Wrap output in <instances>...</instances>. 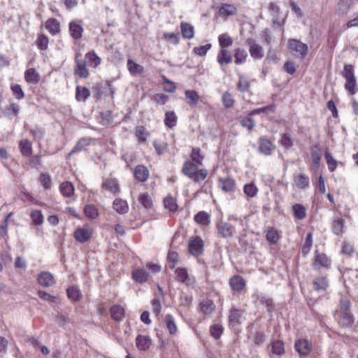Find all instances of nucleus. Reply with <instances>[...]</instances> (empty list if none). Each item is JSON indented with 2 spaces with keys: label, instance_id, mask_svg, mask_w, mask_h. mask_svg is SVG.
<instances>
[{
  "label": "nucleus",
  "instance_id": "nucleus-37",
  "mask_svg": "<svg viewBox=\"0 0 358 358\" xmlns=\"http://www.w3.org/2000/svg\"><path fill=\"white\" fill-rule=\"evenodd\" d=\"M313 285L317 291H325L329 286V282L325 277H318L314 280Z\"/></svg>",
  "mask_w": 358,
  "mask_h": 358
},
{
  "label": "nucleus",
  "instance_id": "nucleus-47",
  "mask_svg": "<svg viewBox=\"0 0 358 358\" xmlns=\"http://www.w3.org/2000/svg\"><path fill=\"white\" fill-rule=\"evenodd\" d=\"M191 160L190 162H194L199 166L202 165V161L203 159V157L201 155V150L199 148H192V153L190 155Z\"/></svg>",
  "mask_w": 358,
  "mask_h": 358
},
{
  "label": "nucleus",
  "instance_id": "nucleus-13",
  "mask_svg": "<svg viewBox=\"0 0 358 358\" xmlns=\"http://www.w3.org/2000/svg\"><path fill=\"white\" fill-rule=\"evenodd\" d=\"M273 150L272 143L266 137L263 136L259 139V151L265 155H271Z\"/></svg>",
  "mask_w": 358,
  "mask_h": 358
},
{
  "label": "nucleus",
  "instance_id": "nucleus-25",
  "mask_svg": "<svg viewBox=\"0 0 358 358\" xmlns=\"http://www.w3.org/2000/svg\"><path fill=\"white\" fill-rule=\"evenodd\" d=\"M19 148L22 155L24 157H29L32 154V144L27 139H22L20 141Z\"/></svg>",
  "mask_w": 358,
  "mask_h": 358
},
{
  "label": "nucleus",
  "instance_id": "nucleus-30",
  "mask_svg": "<svg viewBox=\"0 0 358 358\" xmlns=\"http://www.w3.org/2000/svg\"><path fill=\"white\" fill-rule=\"evenodd\" d=\"M69 31L73 38L79 39L82 37L83 28L81 24L72 22L69 24Z\"/></svg>",
  "mask_w": 358,
  "mask_h": 358
},
{
  "label": "nucleus",
  "instance_id": "nucleus-59",
  "mask_svg": "<svg viewBox=\"0 0 358 358\" xmlns=\"http://www.w3.org/2000/svg\"><path fill=\"white\" fill-rule=\"evenodd\" d=\"M342 317V325L343 327H350L352 326L354 319L353 316L348 312H341V315Z\"/></svg>",
  "mask_w": 358,
  "mask_h": 358
},
{
  "label": "nucleus",
  "instance_id": "nucleus-63",
  "mask_svg": "<svg viewBox=\"0 0 358 358\" xmlns=\"http://www.w3.org/2000/svg\"><path fill=\"white\" fill-rule=\"evenodd\" d=\"M222 100L223 105L226 108L231 107L234 103V99L233 98V96L227 92H224L222 94Z\"/></svg>",
  "mask_w": 358,
  "mask_h": 358
},
{
  "label": "nucleus",
  "instance_id": "nucleus-2",
  "mask_svg": "<svg viewBox=\"0 0 358 358\" xmlns=\"http://www.w3.org/2000/svg\"><path fill=\"white\" fill-rule=\"evenodd\" d=\"M341 75L346 80L345 89L350 93V94H355L358 92V87L355 76L354 66L351 64H345Z\"/></svg>",
  "mask_w": 358,
  "mask_h": 358
},
{
  "label": "nucleus",
  "instance_id": "nucleus-22",
  "mask_svg": "<svg viewBox=\"0 0 358 358\" xmlns=\"http://www.w3.org/2000/svg\"><path fill=\"white\" fill-rule=\"evenodd\" d=\"M40 78L39 73L33 68L27 69L24 73V79L29 83L37 84Z\"/></svg>",
  "mask_w": 358,
  "mask_h": 358
},
{
  "label": "nucleus",
  "instance_id": "nucleus-15",
  "mask_svg": "<svg viewBox=\"0 0 358 358\" xmlns=\"http://www.w3.org/2000/svg\"><path fill=\"white\" fill-rule=\"evenodd\" d=\"M231 288L236 292H241L245 287V281L241 275H234L229 280Z\"/></svg>",
  "mask_w": 358,
  "mask_h": 358
},
{
  "label": "nucleus",
  "instance_id": "nucleus-53",
  "mask_svg": "<svg viewBox=\"0 0 358 358\" xmlns=\"http://www.w3.org/2000/svg\"><path fill=\"white\" fill-rule=\"evenodd\" d=\"M200 308L201 311L206 314H210L215 309L213 303L210 300L203 301L200 303Z\"/></svg>",
  "mask_w": 358,
  "mask_h": 358
},
{
  "label": "nucleus",
  "instance_id": "nucleus-5",
  "mask_svg": "<svg viewBox=\"0 0 358 358\" xmlns=\"http://www.w3.org/2000/svg\"><path fill=\"white\" fill-rule=\"evenodd\" d=\"M216 228L218 234L224 238L231 237L235 231V228L233 225L222 221L217 223Z\"/></svg>",
  "mask_w": 358,
  "mask_h": 358
},
{
  "label": "nucleus",
  "instance_id": "nucleus-35",
  "mask_svg": "<svg viewBox=\"0 0 358 358\" xmlns=\"http://www.w3.org/2000/svg\"><path fill=\"white\" fill-rule=\"evenodd\" d=\"M194 221L203 226H207L210 224V215L205 211H200L194 215Z\"/></svg>",
  "mask_w": 358,
  "mask_h": 358
},
{
  "label": "nucleus",
  "instance_id": "nucleus-28",
  "mask_svg": "<svg viewBox=\"0 0 358 358\" xmlns=\"http://www.w3.org/2000/svg\"><path fill=\"white\" fill-rule=\"evenodd\" d=\"M242 315V311L238 308H232L229 314L228 318L230 324L237 325L241 323V317Z\"/></svg>",
  "mask_w": 358,
  "mask_h": 358
},
{
  "label": "nucleus",
  "instance_id": "nucleus-44",
  "mask_svg": "<svg viewBox=\"0 0 358 358\" xmlns=\"http://www.w3.org/2000/svg\"><path fill=\"white\" fill-rule=\"evenodd\" d=\"M90 95V90L84 87L78 86L76 88V99L79 101H85Z\"/></svg>",
  "mask_w": 358,
  "mask_h": 358
},
{
  "label": "nucleus",
  "instance_id": "nucleus-46",
  "mask_svg": "<svg viewBox=\"0 0 358 358\" xmlns=\"http://www.w3.org/2000/svg\"><path fill=\"white\" fill-rule=\"evenodd\" d=\"M177 117L173 111L166 112L165 114L164 123L169 127L173 128L176 125Z\"/></svg>",
  "mask_w": 358,
  "mask_h": 358
},
{
  "label": "nucleus",
  "instance_id": "nucleus-34",
  "mask_svg": "<svg viewBox=\"0 0 358 358\" xmlns=\"http://www.w3.org/2000/svg\"><path fill=\"white\" fill-rule=\"evenodd\" d=\"M59 190L65 197H70L74 194V187L71 182H64L59 185Z\"/></svg>",
  "mask_w": 358,
  "mask_h": 358
},
{
  "label": "nucleus",
  "instance_id": "nucleus-55",
  "mask_svg": "<svg viewBox=\"0 0 358 358\" xmlns=\"http://www.w3.org/2000/svg\"><path fill=\"white\" fill-rule=\"evenodd\" d=\"M30 217L35 225H41L43 222V216L39 210H32L30 213Z\"/></svg>",
  "mask_w": 358,
  "mask_h": 358
},
{
  "label": "nucleus",
  "instance_id": "nucleus-45",
  "mask_svg": "<svg viewBox=\"0 0 358 358\" xmlns=\"http://www.w3.org/2000/svg\"><path fill=\"white\" fill-rule=\"evenodd\" d=\"M84 213L91 220L95 219L99 215L96 207L93 204L86 205L84 208Z\"/></svg>",
  "mask_w": 358,
  "mask_h": 358
},
{
  "label": "nucleus",
  "instance_id": "nucleus-61",
  "mask_svg": "<svg viewBox=\"0 0 358 358\" xmlns=\"http://www.w3.org/2000/svg\"><path fill=\"white\" fill-rule=\"evenodd\" d=\"M324 157L327 161V164L328 165L329 170L331 172L334 171L337 167V162L336 159L329 152H325Z\"/></svg>",
  "mask_w": 358,
  "mask_h": 358
},
{
  "label": "nucleus",
  "instance_id": "nucleus-33",
  "mask_svg": "<svg viewBox=\"0 0 358 358\" xmlns=\"http://www.w3.org/2000/svg\"><path fill=\"white\" fill-rule=\"evenodd\" d=\"M68 297L74 301H80L83 296L82 293L79 288L73 285L67 289L66 290Z\"/></svg>",
  "mask_w": 358,
  "mask_h": 358
},
{
  "label": "nucleus",
  "instance_id": "nucleus-49",
  "mask_svg": "<svg viewBox=\"0 0 358 358\" xmlns=\"http://www.w3.org/2000/svg\"><path fill=\"white\" fill-rule=\"evenodd\" d=\"M252 341L255 346L262 345L265 341V334L263 331H256L252 335Z\"/></svg>",
  "mask_w": 358,
  "mask_h": 358
},
{
  "label": "nucleus",
  "instance_id": "nucleus-18",
  "mask_svg": "<svg viewBox=\"0 0 358 358\" xmlns=\"http://www.w3.org/2000/svg\"><path fill=\"white\" fill-rule=\"evenodd\" d=\"M217 62L221 65H227L232 62V55L227 49H221L217 54Z\"/></svg>",
  "mask_w": 358,
  "mask_h": 358
},
{
  "label": "nucleus",
  "instance_id": "nucleus-52",
  "mask_svg": "<svg viewBox=\"0 0 358 358\" xmlns=\"http://www.w3.org/2000/svg\"><path fill=\"white\" fill-rule=\"evenodd\" d=\"M164 208L171 212H174L178 209L176 201L171 196H167L164 199Z\"/></svg>",
  "mask_w": 358,
  "mask_h": 358
},
{
  "label": "nucleus",
  "instance_id": "nucleus-8",
  "mask_svg": "<svg viewBox=\"0 0 358 358\" xmlns=\"http://www.w3.org/2000/svg\"><path fill=\"white\" fill-rule=\"evenodd\" d=\"M81 56L80 53H77L76 56V67L75 69V73L80 78H87L89 76L88 70L86 68V62L84 59H80L79 57Z\"/></svg>",
  "mask_w": 358,
  "mask_h": 358
},
{
  "label": "nucleus",
  "instance_id": "nucleus-19",
  "mask_svg": "<svg viewBox=\"0 0 358 358\" xmlns=\"http://www.w3.org/2000/svg\"><path fill=\"white\" fill-rule=\"evenodd\" d=\"M294 347L296 350L300 355H308L311 350L310 344L306 339L299 340L298 341H296Z\"/></svg>",
  "mask_w": 358,
  "mask_h": 358
},
{
  "label": "nucleus",
  "instance_id": "nucleus-14",
  "mask_svg": "<svg viewBox=\"0 0 358 358\" xmlns=\"http://www.w3.org/2000/svg\"><path fill=\"white\" fill-rule=\"evenodd\" d=\"M176 278L177 280L181 282L186 285L189 286L194 283V280L192 278H191L185 268H178L176 270Z\"/></svg>",
  "mask_w": 358,
  "mask_h": 358
},
{
  "label": "nucleus",
  "instance_id": "nucleus-4",
  "mask_svg": "<svg viewBox=\"0 0 358 358\" xmlns=\"http://www.w3.org/2000/svg\"><path fill=\"white\" fill-rule=\"evenodd\" d=\"M101 191H108L113 195H117L120 192V188L117 179L106 178L101 184Z\"/></svg>",
  "mask_w": 358,
  "mask_h": 358
},
{
  "label": "nucleus",
  "instance_id": "nucleus-56",
  "mask_svg": "<svg viewBox=\"0 0 358 358\" xmlns=\"http://www.w3.org/2000/svg\"><path fill=\"white\" fill-rule=\"evenodd\" d=\"M352 0H340L338 3V11L345 15L348 13L351 8Z\"/></svg>",
  "mask_w": 358,
  "mask_h": 358
},
{
  "label": "nucleus",
  "instance_id": "nucleus-62",
  "mask_svg": "<svg viewBox=\"0 0 358 358\" xmlns=\"http://www.w3.org/2000/svg\"><path fill=\"white\" fill-rule=\"evenodd\" d=\"M48 38L44 34H39L37 39L38 48L41 50H45L48 46Z\"/></svg>",
  "mask_w": 358,
  "mask_h": 358
},
{
  "label": "nucleus",
  "instance_id": "nucleus-29",
  "mask_svg": "<svg viewBox=\"0 0 358 358\" xmlns=\"http://www.w3.org/2000/svg\"><path fill=\"white\" fill-rule=\"evenodd\" d=\"M236 11L237 9L233 4L224 3L219 8V14L221 16L233 15Z\"/></svg>",
  "mask_w": 358,
  "mask_h": 358
},
{
  "label": "nucleus",
  "instance_id": "nucleus-48",
  "mask_svg": "<svg viewBox=\"0 0 358 358\" xmlns=\"http://www.w3.org/2000/svg\"><path fill=\"white\" fill-rule=\"evenodd\" d=\"M218 40L222 49H226L233 44V39L227 34H222L220 35Z\"/></svg>",
  "mask_w": 358,
  "mask_h": 358
},
{
  "label": "nucleus",
  "instance_id": "nucleus-3",
  "mask_svg": "<svg viewBox=\"0 0 358 358\" xmlns=\"http://www.w3.org/2000/svg\"><path fill=\"white\" fill-rule=\"evenodd\" d=\"M287 47L296 57L303 58L308 54V45L299 40L289 39Z\"/></svg>",
  "mask_w": 358,
  "mask_h": 358
},
{
  "label": "nucleus",
  "instance_id": "nucleus-36",
  "mask_svg": "<svg viewBox=\"0 0 358 358\" xmlns=\"http://www.w3.org/2000/svg\"><path fill=\"white\" fill-rule=\"evenodd\" d=\"M238 89L241 92H248L250 89V83L249 80L243 75L238 76Z\"/></svg>",
  "mask_w": 358,
  "mask_h": 358
},
{
  "label": "nucleus",
  "instance_id": "nucleus-54",
  "mask_svg": "<svg viewBox=\"0 0 358 358\" xmlns=\"http://www.w3.org/2000/svg\"><path fill=\"white\" fill-rule=\"evenodd\" d=\"M138 201L140 203L147 209L152 207V201L150 196L148 193L141 194L139 196Z\"/></svg>",
  "mask_w": 358,
  "mask_h": 358
},
{
  "label": "nucleus",
  "instance_id": "nucleus-26",
  "mask_svg": "<svg viewBox=\"0 0 358 358\" xmlns=\"http://www.w3.org/2000/svg\"><path fill=\"white\" fill-rule=\"evenodd\" d=\"M181 34L185 38L192 39L194 36V27L187 22H182L180 24Z\"/></svg>",
  "mask_w": 358,
  "mask_h": 358
},
{
  "label": "nucleus",
  "instance_id": "nucleus-60",
  "mask_svg": "<svg viewBox=\"0 0 358 358\" xmlns=\"http://www.w3.org/2000/svg\"><path fill=\"white\" fill-rule=\"evenodd\" d=\"M222 333L223 328L220 324H213L210 327V334L215 339L220 338Z\"/></svg>",
  "mask_w": 358,
  "mask_h": 358
},
{
  "label": "nucleus",
  "instance_id": "nucleus-23",
  "mask_svg": "<svg viewBox=\"0 0 358 358\" xmlns=\"http://www.w3.org/2000/svg\"><path fill=\"white\" fill-rule=\"evenodd\" d=\"M20 113V107L15 103H11L8 107H6L3 111L4 117L12 119L14 117H17Z\"/></svg>",
  "mask_w": 358,
  "mask_h": 358
},
{
  "label": "nucleus",
  "instance_id": "nucleus-12",
  "mask_svg": "<svg viewBox=\"0 0 358 358\" xmlns=\"http://www.w3.org/2000/svg\"><path fill=\"white\" fill-rule=\"evenodd\" d=\"M135 178L140 182H145L149 178V171L143 165H137L134 171Z\"/></svg>",
  "mask_w": 358,
  "mask_h": 358
},
{
  "label": "nucleus",
  "instance_id": "nucleus-16",
  "mask_svg": "<svg viewBox=\"0 0 358 358\" xmlns=\"http://www.w3.org/2000/svg\"><path fill=\"white\" fill-rule=\"evenodd\" d=\"M113 209L120 215H124L129 211V205L125 200L120 198L115 199L113 203Z\"/></svg>",
  "mask_w": 358,
  "mask_h": 358
},
{
  "label": "nucleus",
  "instance_id": "nucleus-41",
  "mask_svg": "<svg viewBox=\"0 0 358 358\" xmlns=\"http://www.w3.org/2000/svg\"><path fill=\"white\" fill-rule=\"evenodd\" d=\"M45 27L52 34H55L60 31L59 22L56 19H49L47 20Z\"/></svg>",
  "mask_w": 358,
  "mask_h": 358
},
{
  "label": "nucleus",
  "instance_id": "nucleus-24",
  "mask_svg": "<svg viewBox=\"0 0 358 358\" xmlns=\"http://www.w3.org/2000/svg\"><path fill=\"white\" fill-rule=\"evenodd\" d=\"M292 212L294 217L297 220H303L306 216V209L300 203H295L293 205Z\"/></svg>",
  "mask_w": 358,
  "mask_h": 358
},
{
  "label": "nucleus",
  "instance_id": "nucleus-39",
  "mask_svg": "<svg viewBox=\"0 0 358 358\" xmlns=\"http://www.w3.org/2000/svg\"><path fill=\"white\" fill-rule=\"evenodd\" d=\"M132 277L136 282L143 283L147 281L148 273L144 269H136L132 273Z\"/></svg>",
  "mask_w": 358,
  "mask_h": 358
},
{
  "label": "nucleus",
  "instance_id": "nucleus-1",
  "mask_svg": "<svg viewBox=\"0 0 358 358\" xmlns=\"http://www.w3.org/2000/svg\"><path fill=\"white\" fill-rule=\"evenodd\" d=\"M200 166L194 162L187 161L184 163L182 172L196 182L203 180L208 176V171L205 169H200Z\"/></svg>",
  "mask_w": 358,
  "mask_h": 358
},
{
  "label": "nucleus",
  "instance_id": "nucleus-32",
  "mask_svg": "<svg viewBox=\"0 0 358 358\" xmlns=\"http://www.w3.org/2000/svg\"><path fill=\"white\" fill-rule=\"evenodd\" d=\"M271 351L273 355L281 356L285 354V350L284 343L280 340H275L271 342Z\"/></svg>",
  "mask_w": 358,
  "mask_h": 358
},
{
  "label": "nucleus",
  "instance_id": "nucleus-11",
  "mask_svg": "<svg viewBox=\"0 0 358 358\" xmlns=\"http://www.w3.org/2000/svg\"><path fill=\"white\" fill-rule=\"evenodd\" d=\"M73 235L75 239L78 242L80 243H84L87 242L90 239L92 236V232L87 228H78L74 231Z\"/></svg>",
  "mask_w": 358,
  "mask_h": 358
},
{
  "label": "nucleus",
  "instance_id": "nucleus-57",
  "mask_svg": "<svg viewBox=\"0 0 358 358\" xmlns=\"http://www.w3.org/2000/svg\"><path fill=\"white\" fill-rule=\"evenodd\" d=\"M244 193L249 197H255L258 192V189L254 183H249L244 185Z\"/></svg>",
  "mask_w": 358,
  "mask_h": 358
},
{
  "label": "nucleus",
  "instance_id": "nucleus-43",
  "mask_svg": "<svg viewBox=\"0 0 358 358\" xmlns=\"http://www.w3.org/2000/svg\"><path fill=\"white\" fill-rule=\"evenodd\" d=\"M249 52L250 56L255 59H261L264 56V49L259 44L252 47V49H249Z\"/></svg>",
  "mask_w": 358,
  "mask_h": 358
},
{
  "label": "nucleus",
  "instance_id": "nucleus-21",
  "mask_svg": "<svg viewBox=\"0 0 358 358\" xmlns=\"http://www.w3.org/2000/svg\"><path fill=\"white\" fill-rule=\"evenodd\" d=\"M111 317L117 321L120 322L124 317V309L120 305H115L110 309Z\"/></svg>",
  "mask_w": 358,
  "mask_h": 358
},
{
  "label": "nucleus",
  "instance_id": "nucleus-9",
  "mask_svg": "<svg viewBox=\"0 0 358 358\" xmlns=\"http://www.w3.org/2000/svg\"><path fill=\"white\" fill-rule=\"evenodd\" d=\"M92 138L90 137L81 138L73 147L72 150L68 154L67 158L70 157L75 153L85 150L86 148L89 146L92 143Z\"/></svg>",
  "mask_w": 358,
  "mask_h": 358
},
{
  "label": "nucleus",
  "instance_id": "nucleus-51",
  "mask_svg": "<svg viewBox=\"0 0 358 358\" xmlns=\"http://www.w3.org/2000/svg\"><path fill=\"white\" fill-rule=\"evenodd\" d=\"M166 327L171 334H175L177 332V327L173 317L171 315H166Z\"/></svg>",
  "mask_w": 358,
  "mask_h": 358
},
{
  "label": "nucleus",
  "instance_id": "nucleus-10",
  "mask_svg": "<svg viewBox=\"0 0 358 358\" xmlns=\"http://www.w3.org/2000/svg\"><path fill=\"white\" fill-rule=\"evenodd\" d=\"M38 282L43 287H48L55 284V278L52 273L48 271H42L39 273Z\"/></svg>",
  "mask_w": 358,
  "mask_h": 358
},
{
  "label": "nucleus",
  "instance_id": "nucleus-17",
  "mask_svg": "<svg viewBox=\"0 0 358 358\" xmlns=\"http://www.w3.org/2000/svg\"><path fill=\"white\" fill-rule=\"evenodd\" d=\"M151 339L148 336L138 335L136 338V347L140 350H147L151 345Z\"/></svg>",
  "mask_w": 358,
  "mask_h": 358
},
{
  "label": "nucleus",
  "instance_id": "nucleus-50",
  "mask_svg": "<svg viewBox=\"0 0 358 358\" xmlns=\"http://www.w3.org/2000/svg\"><path fill=\"white\" fill-rule=\"evenodd\" d=\"M85 57L94 68L97 67L101 64V59L95 53L94 50L87 52L85 55Z\"/></svg>",
  "mask_w": 358,
  "mask_h": 358
},
{
  "label": "nucleus",
  "instance_id": "nucleus-20",
  "mask_svg": "<svg viewBox=\"0 0 358 358\" xmlns=\"http://www.w3.org/2000/svg\"><path fill=\"white\" fill-rule=\"evenodd\" d=\"M311 158H312V166L315 169H317L320 166V162L322 157L321 150L318 145H315L311 147Z\"/></svg>",
  "mask_w": 358,
  "mask_h": 358
},
{
  "label": "nucleus",
  "instance_id": "nucleus-58",
  "mask_svg": "<svg viewBox=\"0 0 358 358\" xmlns=\"http://www.w3.org/2000/svg\"><path fill=\"white\" fill-rule=\"evenodd\" d=\"M295 182L296 185L301 189H304L309 186L308 177L303 174H300L296 177Z\"/></svg>",
  "mask_w": 358,
  "mask_h": 358
},
{
  "label": "nucleus",
  "instance_id": "nucleus-64",
  "mask_svg": "<svg viewBox=\"0 0 358 358\" xmlns=\"http://www.w3.org/2000/svg\"><path fill=\"white\" fill-rule=\"evenodd\" d=\"M10 89L13 92V95L15 96L17 99L20 100L24 97V93L20 85H11Z\"/></svg>",
  "mask_w": 358,
  "mask_h": 358
},
{
  "label": "nucleus",
  "instance_id": "nucleus-6",
  "mask_svg": "<svg viewBox=\"0 0 358 358\" xmlns=\"http://www.w3.org/2000/svg\"><path fill=\"white\" fill-rule=\"evenodd\" d=\"M189 252L194 256H198L201 255L203 251V240L196 236L194 239L191 240L188 245Z\"/></svg>",
  "mask_w": 358,
  "mask_h": 358
},
{
  "label": "nucleus",
  "instance_id": "nucleus-42",
  "mask_svg": "<svg viewBox=\"0 0 358 358\" xmlns=\"http://www.w3.org/2000/svg\"><path fill=\"white\" fill-rule=\"evenodd\" d=\"M313 242L312 233H308L306 236L305 243L301 249V252L303 257H306L309 253L313 245Z\"/></svg>",
  "mask_w": 358,
  "mask_h": 358
},
{
  "label": "nucleus",
  "instance_id": "nucleus-31",
  "mask_svg": "<svg viewBox=\"0 0 358 358\" xmlns=\"http://www.w3.org/2000/svg\"><path fill=\"white\" fill-rule=\"evenodd\" d=\"M234 57L236 64L241 65L246 62L248 53L245 50L238 48L234 50Z\"/></svg>",
  "mask_w": 358,
  "mask_h": 358
},
{
  "label": "nucleus",
  "instance_id": "nucleus-27",
  "mask_svg": "<svg viewBox=\"0 0 358 358\" xmlns=\"http://www.w3.org/2000/svg\"><path fill=\"white\" fill-rule=\"evenodd\" d=\"M219 185L223 191L231 192L234 189L235 182L229 178H223L220 179Z\"/></svg>",
  "mask_w": 358,
  "mask_h": 358
},
{
  "label": "nucleus",
  "instance_id": "nucleus-38",
  "mask_svg": "<svg viewBox=\"0 0 358 358\" xmlns=\"http://www.w3.org/2000/svg\"><path fill=\"white\" fill-rule=\"evenodd\" d=\"M127 67L129 72L133 76L139 75L142 73L144 70L143 67L141 65L135 63L131 59H129L127 60Z\"/></svg>",
  "mask_w": 358,
  "mask_h": 358
},
{
  "label": "nucleus",
  "instance_id": "nucleus-7",
  "mask_svg": "<svg viewBox=\"0 0 358 358\" xmlns=\"http://www.w3.org/2000/svg\"><path fill=\"white\" fill-rule=\"evenodd\" d=\"M331 264V260L324 253H319L317 250L315 251V259L313 263V266L315 269H319V266L328 268Z\"/></svg>",
  "mask_w": 358,
  "mask_h": 358
},
{
  "label": "nucleus",
  "instance_id": "nucleus-40",
  "mask_svg": "<svg viewBox=\"0 0 358 358\" xmlns=\"http://www.w3.org/2000/svg\"><path fill=\"white\" fill-rule=\"evenodd\" d=\"M344 220L342 218H337L332 222L331 229L334 234L339 236L343 233Z\"/></svg>",
  "mask_w": 358,
  "mask_h": 358
}]
</instances>
